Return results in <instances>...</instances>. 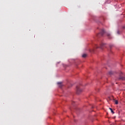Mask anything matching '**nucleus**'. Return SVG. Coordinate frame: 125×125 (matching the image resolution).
<instances>
[{"label": "nucleus", "mask_w": 125, "mask_h": 125, "mask_svg": "<svg viewBox=\"0 0 125 125\" xmlns=\"http://www.w3.org/2000/svg\"><path fill=\"white\" fill-rule=\"evenodd\" d=\"M82 91H83V90H82L80 88V86H76V92L77 94H79L81 93V92H82Z\"/></svg>", "instance_id": "f257e3e1"}, {"label": "nucleus", "mask_w": 125, "mask_h": 125, "mask_svg": "<svg viewBox=\"0 0 125 125\" xmlns=\"http://www.w3.org/2000/svg\"><path fill=\"white\" fill-rule=\"evenodd\" d=\"M105 46V43H102L101 44H100V46H98V45L96 46V48H101V49H102L103 48V47H104Z\"/></svg>", "instance_id": "f03ea898"}, {"label": "nucleus", "mask_w": 125, "mask_h": 125, "mask_svg": "<svg viewBox=\"0 0 125 125\" xmlns=\"http://www.w3.org/2000/svg\"><path fill=\"white\" fill-rule=\"evenodd\" d=\"M57 83H58V85L59 87H62V86H63V84H62V83H61V82H59Z\"/></svg>", "instance_id": "7ed1b4c3"}, {"label": "nucleus", "mask_w": 125, "mask_h": 125, "mask_svg": "<svg viewBox=\"0 0 125 125\" xmlns=\"http://www.w3.org/2000/svg\"><path fill=\"white\" fill-rule=\"evenodd\" d=\"M104 33H105V30L104 29H102L100 34L101 36H103Z\"/></svg>", "instance_id": "20e7f679"}, {"label": "nucleus", "mask_w": 125, "mask_h": 125, "mask_svg": "<svg viewBox=\"0 0 125 125\" xmlns=\"http://www.w3.org/2000/svg\"><path fill=\"white\" fill-rule=\"evenodd\" d=\"M107 37H108V39H111V34L110 33H107Z\"/></svg>", "instance_id": "39448f33"}, {"label": "nucleus", "mask_w": 125, "mask_h": 125, "mask_svg": "<svg viewBox=\"0 0 125 125\" xmlns=\"http://www.w3.org/2000/svg\"><path fill=\"white\" fill-rule=\"evenodd\" d=\"M119 80H122V81H125V77H120L119 78Z\"/></svg>", "instance_id": "423d86ee"}, {"label": "nucleus", "mask_w": 125, "mask_h": 125, "mask_svg": "<svg viewBox=\"0 0 125 125\" xmlns=\"http://www.w3.org/2000/svg\"><path fill=\"white\" fill-rule=\"evenodd\" d=\"M86 56H87V55L86 54H83L82 55V57H83V58H85V57H86Z\"/></svg>", "instance_id": "0eeeda50"}, {"label": "nucleus", "mask_w": 125, "mask_h": 125, "mask_svg": "<svg viewBox=\"0 0 125 125\" xmlns=\"http://www.w3.org/2000/svg\"><path fill=\"white\" fill-rule=\"evenodd\" d=\"M109 109L110 110L111 113H112V114H115V112H114V111L113 110V109L111 108H109Z\"/></svg>", "instance_id": "6e6552de"}, {"label": "nucleus", "mask_w": 125, "mask_h": 125, "mask_svg": "<svg viewBox=\"0 0 125 125\" xmlns=\"http://www.w3.org/2000/svg\"><path fill=\"white\" fill-rule=\"evenodd\" d=\"M115 104L117 105V104H119V102L117 100L115 101Z\"/></svg>", "instance_id": "1a4fd4ad"}, {"label": "nucleus", "mask_w": 125, "mask_h": 125, "mask_svg": "<svg viewBox=\"0 0 125 125\" xmlns=\"http://www.w3.org/2000/svg\"><path fill=\"white\" fill-rule=\"evenodd\" d=\"M113 74V71H109V75H112Z\"/></svg>", "instance_id": "9d476101"}, {"label": "nucleus", "mask_w": 125, "mask_h": 125, "mask_svg": "<svg viewBox=\"0 0 125 125\" xmlns=\"http://www.w3.org/2000/svg\"><path fill=\"white\" fill-rule=\"evenodd\" d=\"M112 46H113V45H110L109 47H110V48L112 47Z\"/></svg>", "instance_id": "9b49d317"}, {"label": "nucleus", "mask_w": 125, "mask_h": 125, "mask_svg": "<svg viewBox=\"0 0 125 125\" xmlns=\"http://www.w3.org/2000/svg\"><path fill=\"white\" fill-rule=\"evenodd\" d=\"M90 52H93V50H92V51H90Z\"/></svg>", "instance_id": "f8f14e48"}, {"label": "nucleus", "mask_w": 125, "mask_h": 125, "mask_svg": "<svg viewBox=\"0 0 125 125\" xmlns=\"http://www.w3.org/2000/svg\"><path fill=\"white\" fill-rule=\"evenodd\" d=\"M117 33H118V34H120V32H119V31H118V32H117Z\"/></svg>", "instance_id": "ddd939ff"}, {"label": "nucleus", "mask_w": 125, "mask_h": 125, "mask_svg": "<svg viewBox=\"0 0 125 125\" xmlns=\"http://www.w3.org/2000/svg\"><path fill=\"white\" fill-rule=\"evenodd\" d=\"M123 28L125 29V27H123Z\"/></svg>", "instance_id": "4468645a"}]
</instances>
